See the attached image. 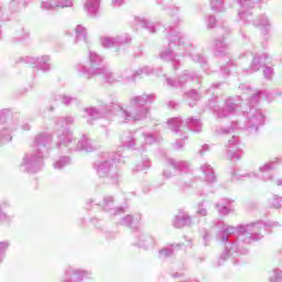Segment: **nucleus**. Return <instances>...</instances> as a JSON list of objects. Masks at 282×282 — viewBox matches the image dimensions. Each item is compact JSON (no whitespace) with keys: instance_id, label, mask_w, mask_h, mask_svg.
Wrapping results in <instances>:
<instances>
[{"instance_id":"ea45409f","label":"nucleus","mask_w":282,"mask_h":282,"mask_svg":"<svg viewBox=\"0 0 282 282\" xmlns=\"http://www.w3.org/2000/svg\"><path fill=\"white\" fill-rule=\"evenodd\" d=\"M10 248V240L0 241V263H3V259H6V253Z\"/></svg>"},{"instance_id":"6ab92c4d","label":"nucleus","mask_w":282,"mask_h":282,"mask_svg":"<svg viewBox=\"0 0 282 282\" xmlns=\"http://www.w3.org/2000/svg\"><path fill=\"white\" fill-rule=\"evenodd\" d=\"M102 208L106 213H109L110 217H116L117 215H122V213H124V207H115L113 196L104 197Z\"/></svg>"},{"instance_id":"4be33fe9","label":"nucleus","mask_w":282,"mask_h":282,"mask_svg":"<svg viewBox=\"0 0 282 282\" xmlns=\"http://www.w3.org/2000/svg\"><path fill=\"white\" fill-rule=\"evenodd\" d=\"M99 76H102L104 82L107 83V85H116V83H120V73L111 70L108 66L104 68Z\"/></svg>"},{"instance_id":"bb28decb","label":"nucleus","mask_w":282,"mask_h":282,"mask_svg":"<svg viewBox=\"0 0 282 282\" xmlns=\"http://www.w3.org/2000/svg\"><path fill=\"white\" fill-rule=\"evenodd\" d=\"M200 171L205 175V182H207V184H215V182H217V176H215V170H213V166H210V164L205 163L200 165Z\"/></svg>"},{"instance_id":"b1692460","label":"nucleus","mask_w":282,"mask_h":282,"mask_svg":"<svg viewBox=\"0 0 282 282\" xmlns=\"http://www.w3.org/2000/svg\"><path fill=\"white\" fill-rule=\"evenodd\" d=\"M167 165L178 171L180 173H191V165L186 161H176L175 159H169Z\"/></svg>"},{"instance_id":"f704fd0d","label":"nucleus","mask_w":282,"mask_h":282,"mask_svg":"<svg viewBox=\"0 0 282 282\" xmlns=\"http://www.w3.org/2000/svg\"><path fill=\"white\" fill-rule=\"evenodd\" d=\"M215 54L217 56H221V54L226 55L228 54V44L224 40H215Z\"/></svg>"},{"instance_id":"2eb2a0df","label":"nucleus","mask_w":282,"mask_h":282,"mask_svg":"<svg viewBox=\"0 0 282 282\" xmlns=\"http://www.w3.org/2000/svg\"><path fill=\"white\" fill-rule=\"evenodd\" d=\"M153 68L150 66H144L139 70H133L131 68H124L121 73H119L120 83H131L138 78V76H149V74H153Z\"/></svg>"},{"instance_id":"5fc2aeb1","label":"nucleus","mask_w":282,"mask_h":282,"mask_svg":"<svg viewBox=\"0 0 282 282\" xmlns=\"http://www.w3.org/2000/svg\"><path fill=\"white\" fill-rule=\"evenodd\" d=\"M215 25H217V18H215V15H208V18H207V28L209 30H213V28H215Z\"/></svg>"},{"instance_id":"e2e57ef3","label":"nucleus","mask_w":282,"mask_h":282,"mask_svg":"<svg viewBox=\"0 0 282 282\" xmlns=\"http://www.w3.org/2000/svg\"><path fill=\"white\" fill-rule=\"evenodd\" d=\"M21 129L23 131H30V129H32V126H30V123H22Z\"/></svg>"},{"instance_id":"7c9ffc66","label":"nucleus","mask_w":282,"mask_h":282,"mask_svg":"<svg viewBox=\"0 0 282 282\" xmlns=\"http://www.w3.org/2000/svg\"><path fill=\"white\" fill-rule=\"evenodd\" d=\"M167 124L174 133H181V135L184 133V124L182 123V119L172 118L167 121Z\"/></svg>"},{"instance_id":"79ce46f5","label":"nucleus","mask_w":282,"mask_h":282,"mask_svg":"<svg viewBox=\"0 0 282 282\" xmlns=\"http://www.w3.org/2000/svg\"><path fill=\"white\" fill-rule=\"evenodd\" d=\"M199 235L203 238V241H204L205 246H208L210 239L213 238V235H212L210 230H208L206 228H202L199 230Z\"/></svg>"},{"instance_id":"aec40b11","label":"nucleus","mask_w":282,"mask_h":282,"mask_svg":"<svg viewBox=\"0 0 282 282\" xmlns=\"http://www.w3.org/2000/svg\"><path fill=\"white\" fill-rule=\"evenodd\" d=\"M174 228H184L186 226H193V218L188 213L180 210L173 219Z\"/></svg>"},{"instance_id":"cd10ccee","label":"nucleus","mask_w":282,"mask_h":282,"mask_svg":"<svg viewBox=\"0 0 282 282\" xmlns=\"http://www.w3.org/2000/svg\"><path fill=\"white\" fill-rule=\"evenodd\" d=\"M84 10L89 17H96L100 10V0H86Z\"/></svg>"},{"instance_id":"603ef678","label":"nucleus","mask_w":282,"mask_h":282,"mask_svg":"<svg viewBox=\"0 0 282 282\" xmlns=\"http://www.w3.org/2000/svg\"><path fill=\"white\" fill-rule=\"evenodd\" d=\"M232 131H235V128H218L216 129V135H229Z\"/></svg>"},{"instance_id":"6e6d98bb","label":"nucleus","mask_w":282,"mask_h":282,"mask_svg":"<svg viewBox=\"0 0 282 282\" xmlns=\"http://www.w3.org/2000/svg\"><path fill=\"white\" fill-rule=\"evenodd\" d=\"M197 215H200V217H206V215H208V210L204 208V203L198 204Z\"/></svg>"},{"instance_id":"72a5a7b5","label":"nucleus","mask_w":282,"mask_h":282,"mask_svg":"<svg viewBox=\"0 0 282 282\" xmlns=\"http://www.w3.org/2000/svg\"><path fill=\"white\" fill-rule=\"evenodd\" d=\"M246 177L252 178V177H259V174L251 172V173H241L239 170H234L231 172V178L236 182H239L241 180H246Z\"/></svg>"},{"instance_id":"6e6552de","label":"nucleus","mask_w":282,"mask_h":282,"mask_svg":"<svg viewBox=\"0 0 282 282\" xmlns=\"http://www.w3.org/2000/svg\"><path fill=\"white\" fill-rule=\"evenodd\" d=\"M30 1L32 0H11L9 2L8 10L12 14L21 12L28 8V3H30ZM40 8L47 12L56 10L57 8H74V0H40Z\"/></svg>"},{"instance_id":"8fccbe9b","label":"nucleus","mask_w":282,"mask_h":282,"mask_svg":"<svg viewBox=\"0 0 282 282\" xmlns=\"http://www.w3.org/2000/svg\"><path fill=\"white\" fill-rule=\"evenodd\" d=\"M235 70V62L229 61L226 66L220 67L221 74H230V72Z\"/></svg>"},{"instance_id":"20e7f679","label":"nucleus","mask_w":282,"mask_h":282,"mask_svg":"<svg viewBox=\"0 0 282 282\" xmlns=\"http://www.w3.org/2000/svg\"><path fill=\"white\" fill-rule=\"evenodd\" d=\"M76 122L73 116H62L55 118V129H63V131H57L56 149L62 151V153H74V151H87L88 153L94 151V145L91 140L87 135L83 134L82 138L76 143V138L72 129L66 127H72Z\"/></svg>"},{"instance_id":"4468645a","label":"nucleus","mask_w":282,"mask_h":282,"mask_svg":"<svg viewBox=\"0 0 282 282\" xmlns=\"http://www.w3.org/2000/svg\"><path fill=\"white\" fill-rule=\"evenodd\" d=\"M134 241L132 246L135 248H141L142 250H151L155 248V238L149 234H144L142 231H135L133 234Z\"/></svg>"},{"instance_id":"473e14b6","label":"nucleus","mask_w":282,"mask_h":282,"mask_svg":"<svg viewBox=\"0 0 282 282\" xmlns=\"http://www.w3.org/2000/svg\"><path fill=\"white\" fill-rule=\"evenodd\" d=\"M185 124L189 131H193L194 133H202V121H199V119L191 117L187 119Z\"/></svg>"},{"instance_id":"c9c22d12","label":"nucleus","mask_w":282,"mask_h":282,"mask_svg":"<svg viewBox=\"0 0 282 282\" xmlns=\"http://www.w3.org/2000/svg\"><path fill=\"white\" fill-rule=\"evenodd\" d=\"M69 164H72V159H69V156H62L53 163V169L61 171V169H65V166H69Z\"/></svg>"},{"instance_id":"c03bdc74","label":"nucleus","mask_w":282,"mask_h":282,"mask_svg":"<svg viewBox=\"0 0 282 282\" xmlns=\"http://www.w3.org/2000/svg\"><path fill=\"white\" fill-rule=\"evenodd\" d=\"M30 37V31L25 29H20L19 31L15 32V41H25V39Z\"/></svg>"},{"instance_id":"9d476101","label":"nucleus","mask_w":282,"mask_h":282,"mask_svg":"<svg viewBox=\"0 0 282 282\" xmlns=\"http://www.w3.org/2000/svg\"><path fill=\"white\" fill-rule=\"evenodd\" d=\"M19 129V120L12 118L10 109L0 110V144L12 142V133Z\"/></svg>"},{"instance_id":"37998d69","label":"nucleus","mask_w":282,"mask_h":282,"mask_svg":"<svg viewBox=\"0 0 282 282\" xmlns=\"http://www.w3.org/2000/svg\"><path fill=\"white\" fill-rule=\"evenodd\" d=\"M214 12H224V0H210Z\"/></svg>"},{"instance_id":"393cba45","label":"nucleus","mask_w":282,"mask_h":282,"mask_svg":"<svg viewBox=\"0 0 282 282\" xmlns=\"http://www.w3.org/2000/svg\"><path fill=\"white\" fill-rule=\"evenodd\" d=\"M75 45H78V43H85V45H88L89 37H87V29L85 26L78 24L75 28V40H74Z\"/></svg>"},{"instance_id":"052dcab7","label":"nucleus","mask_w":282,"mask_h":282,"mask_svg":"<svg viewBox=\"0 0 282 282\" xmlns=\"http://www.w3.org/2000/svg\"><path fill=\"white\" fill-rule=\"evenodd\" d=\"M206 151H210V145L204 144L202 149L198 151V153L199 155H203L204 153H206Z\"/></svg>"},{"instance_id":"1a4fd4ad","label":"nucleus","mask_w":282,"mask_h":282,"mask_svg":"<svg viewBox=\"0 0 282 282\" xmlns=\"http://www.w3.org/2000/svg\"><path fill=\"white\" fill-rule=\"evenodd\" d=\"M88 68L84 64H78L76 66L79 76H83L88 80L89 78H94V76H100L107 67L105 65V57L91 50L88 52Z\"/></svg>"},{"instance_id":"13d9d810","label":"nucleus","mask_w":282,"mask_h":282,"mask_svg":"<svg viewBox=\"0 0 282 282\" xmlns=\"http://www.w3.org/2000/svg\"><path fill=\"white\" fill-rule=\"evenodd\" d=\"M150 166H151V163L149 162V160H147L144 164L137 165L135 171H145V169H149Z\"/></svg>"},{"instance_id":"e433bc0d","label":"nucleus","mask_w":282,"mask_h":282,"mask_svg":"<svg viewBox=\"0 0 282 282\" xmlns=\"http://www.w3.org/2000/svg\"><path fill=\"white\" fill-rule=\"evenodd\" d=\"M115 39L117 42V46L131 45V41H133V39L131 37V35L129 33H122L120 35L115 36Z\"/></svg>"},{"instance_id":"c85d7f7f","label":"nucleus","mask_w":282,"mask_h":282,"mask_svg":"<svg viewBox=\"0 0 282 282\" xmlns=\"http://www.w3.org/2000/svg\"><path fill=\"white\" fill-rule=\"evenodd\" d=\"M134 21L137 25H140V28H143L144 30H148V32H150L151 34H155V32L158 31V25H160L140 17L134 18Z\"/></svg>"},{"instance_id":"7ed1b4c3","label":"nucleus","mask_w":282,"mask_h":282,"mask_svg":"<svg viewBox=\"0 0 282 282\" xmlns=\"http://www.w3.org/2000/svg\"><path fill=\"white\" fill-rule=\"evenodd\" d=\"M155 102V94H143L133 96L129 99L128 108L122 107L120 104H112L115 109V120L118 124H127L128 122H142L151 116V106Z\"/></svg>"},{"instance_id":"de8ad7c7","label":"nucleus","mask_w":282,"mask_h":282,"mask_svg":"<svg viewBox=\"0 0 282 282\" xmlns=\"http://www.w3.org/2000/svg\"><path fill=\"white\" fill-rule=\"evenodd\" d=\"M156 141L155 135L153 133L143 132L142 144H153Z\"/></svg>"},{"instance_id":"49530a36","label":"nucleus","mask_w":282,"mask_h":282,"mask_svg":"<svg viewBox=\"0 0 282 282\" xmlns=\"http://www.w3.org/2000/svg\"><path fill=\"white\" fill-rule=\"evenodd\" d=\"M263 76L265 78V80H272V78H274V68L270 67V66H263Z\"/></svg>"},{"instance_id":"f3484780","label":"nucleus","mask_w":282,"mask_h":282,"mask_svg":"<svg viewBox=\"0 0 282 282\" xmlns=\"http://www.w3.org/2000/svg\"><path fill=\"white\" fill-rule=\"evenodd\" d=\"M199 78V76H197V74L188 72V70H184L178 79H171V78H166V85L169 87H174V88H182L184 87V85H186V83H191V80H195Z\"/></svg>"},{"instance_id":"f03ea898","label":"nucleus","mask_w":282,"mask_h":282,"mask_svg":"<svg viewBox=\"0 0 282 282\" xmlns=\"http://www.w3.org/2000/svg\"><path fill=\"white\" fill-rule=\"evenodd\" d=\"M173 24L165 29L169 39V48L160 53L162 61H169L173 65V69H180V58L189 56L194 63L206 65V57L202 54H195V45L188 40L184 33L177 31V26L182 22L180 18V7H172L169 12Z\"/></svg>"},{"instance_id":"a19ab883","label":"nucleus","mask_w":282,"mask_h":282,"mask_svg":"<svg viewBox=\"0 0 282 282\" xmlns=\"http://www.w3.org/2000/svg\"><path fill=\"white\" fill-rule=\"evenodd\" d=\"M170 257H173V246L159 250V259L162 261H164V259H169Z\"/></svg>"},{"instance_id":"338daca9","label":"nucleus","mask_w":282,"mask_h":282,"mask_svg":"<svg viewBox=\"0 0 282 282\" xmlns=\"http://www.w3.org/2000/svg\"><path fill=\"white\" fill-rule=\"evenodd\" d=\"M221 30H223V32H226L227 34H230V28L223 26Z\"/></svg>"},{"instance_id":"864d4df0","label":"nucleus","mask_w":282,"mask_h":282,"mask_svg":"<svg viewBox=\"0 0 282 282\" xmlns=\"http://www.w3.org/2000/svg\"><path fill=\"white\" fill-rule=\"evenodd\" d=\"M59 100H62L63 105H72V102L76 101V98L69 97L67 95H61Z\"/></svg>"},{"instance_id":"4d7b16f0","label":"nucleus","mask_w":282,"mask_h":282,"mask_svg":"<svg viewBox=\"0 0 282 282\" xmlns=\"http://www.w3.org/2000/svg\"><path fill=\"white\" fill-rule=\"evenodd\" d=\"M188 140V137H184V139H178L175 144H174V149H176V151H180V149L184 148V141Z\"/></svg>"},{"instance_id":"09e8293b","label":"nucleus","mask_w":282,"mask_h":282,"mask_svg":"<svg viewBox=\"0 0 282 282\" xmlns=\"http://www.w3.org/2000/svg\"><path fill=\"white\" fill-rule=\"evenodd\" d=\"M270 282H282V271L280 269H274L273 274L269 278Z\"/></svg>"},{"instance_id":"bf43d9fd","label":"nucleus","mask_w":282,"mask_h":282,"mask_svg":"<svg viewBox=\"0 0 282 282\" xmlns=\"http://www.w3.org/2000/svg\"><path fill=\"white\" fill-rule=\"evenodd\" d=\"M124 4V0H111L112 8H120V6Z\"/></svg>"},{"instance_id":"58836bf2","label":"nucleus","mask_w":282,"mask_h":282,"mask_svg":"<svg viewBox=\"0 0 282 282\" xmlns=\"http://www.w3.org/2000/svg\"><path fill=\"white\" fill-rule=\"evenodd\" d=\"M10 206L9 202L0 203V224H4V221H10V216L3 212V208H8Z\"/></svg>"},{"instance_id":"a878e982","label":"nucleus","mask_w":282,"mask_h":282,"mask_svg":"<svg viewBox=\"0 0 282 282\" xmlns=\"http://www.w3.org/2000/svg\"><path fill=\"white\" fill-rule=\"evenodd\" d=\"M230 204H232V200L228 199V198H224L221 199L217 205L216 208L218 210L219 215H223L224 217H226V215H230V213H235V208H232L230 206Z\"/></svg>"},{"instance_id":"f257e3e1","label":"nucleus","mask_w":282,"mask_h":282,"mask_svg":"<svg viewBox=\"0 0 282 282\" xmlns=\"http://www.w3.org/2000/svg\"><path fill=\"white\" fill-rule=\"evenodd\" d=\"M216 226L219 228L217 239L225 246V251L217 261V265L220 267L228 259L235 260L239 254H246L249 243L263 239V236L268 232V226L274 228V226H279V223L265 225L263 221H258L232 227L224 220H218Z\"/></svg>"},{"instance_id":"ddd939ff","label":"nucleus","mask_w":282,"mask_h":282,"mask_svg":"<svg viewBox=\"0 0 282 282\" xmlns=\"http://www.w3.org/2000/svg\"><path fill=\"white\" fill-rule=\"evenodd\" d=\"M275 164H281V159L275 158L273 161L259 167L261 180H263V182H273L276 186H282V177L274 178V175L270 174V171L274 169Z\"/></svg>"},{"instance_id":"412c9836","label":"nucleus","mask_w":282,"mask_h":282,"mask_svg":"<svg viewBox=\"0 0 282 282\" xmlns=\"http://www.w3.org/2000/svg\"><path fill=\"white\" fill-rule=\"evenodd\" d=\"M252 25H254V28H259V30H260V32H262V34H268V32H270V28H272L270 18H268V15H265V14L258 15L253 20Z\"/></svg>"},{"instance_id":"774afa93","label":"nucleus","mask_w":282,"mask_h":282,"mask_svg":"<svg viewBox=\"0 0 282 282\" xmlns=\"http://www.w3.org/2000/svg\"><path fill=\"white\" fill-rule=\"evenodd\" d=\"M188 186H191V184L185 183V184L183 185V188H186V187H188Z\"/></svg>"},{"instance_id":"4c0bfd02","label":"nucleus","mask_w":282,"mask_h":282,"mask_svg":"<svg viewBox=\"0 0 282 282\" xmlns=\"http://www.w3.org/2000/svg\"><path fill=\"white\" fill-rule=\"evenodd\" d=\"M101 45L102 47H106V48L118 47V44L116 42V36L101 37Z\"/></svg>"},{"instance_id":"3c124183","label":"nucleus","mask_w":282,"mask_h":282,"mask_svg":"<svg viewBox=\"0 0 282 282\" xmlns=\"http://www.w3.org/2000/svg\"><path fill=\"white\" fill-rule=\"evenodd\" d=\"M185 97L188 100H193L194 102H197V100H199V94H197V90H195V89H192V90L185 93Z\"/></svg>"},{"instance_id":"0eeeda50","label":"nucleus","mask_w":282,"mask_h":282,"mask_svg":"<svg viewBox=\"0 0 282 282\" xmlns=\"http://www.w3.org/2000/svg\"><path fill=\"white\" fill-rule=\"evenodd\" d=\"M120 158H122V154L111 153L107 154L104 159L94 164V169L98 177H102L105 180V184H118L120 173L118 172L116 163L120 162Z\"/></svg>"},{"instance_id":"5701e85b","label":"nucleus","mask_w":282,"mask_h":282,"mask_svg":"<svg viewBox=\"0 0 282 282\" xmlns=\"http://www.w3.org/2000/svg\"><path fill=\"white\" fill-rule=\"evenodd\" d=\"M262 67H265V57L254 55L249 68L245 69V74H256Z\"/></svg>"},{"instance_id":"f8f14e48","label":"nucleus","mask_w":282,"mask_h":282,"mask_svg":"<svg viewBox=\"0 0 282 282\" xmlns=\"http://www.w3.org/2000/svg\"><path fill=\"white\" fill-rule=\"evenodd\" d=\"M217 100L218 97L214 96L212 99H209L208 107L209 109H213L214 115L218 118H228V116H232V113H235V111L237 110V104L235 102V98H227L225 100L224 108H219Z\"/></svg>"},{"instance_id":"423d86ee","label":"nucleus","mask_w":282,"mask_h":282,"mask_svg":"<svg viewBox=\"0 0 282 282\" xmlns=\"http://www.w3.org/2000/svg\"><path fill=\"white\" fill-rule=\"evenodd\" d=\"M268 98V91L265 90H257L252 93L249 99V109H246L242 115V120H238L235 122L234 129H249L250 133H257L259 131V127H263L265 124V115L257 105L261 98Z\"/></svg>"},{"instance_id":"69168bd1","label":"nucleus","mask_w":282,"mask_h":282,"mask_svg":"<svg viewBox=\"0 0 282 282\" xmlns=\"http://www.w3.org/2000/svg\"><path fill=\"white\" fill-rule=\"evenodd\" d=\"M177 104H175L174 101H170L169 104H167V106L170 107V109H175V106H176Z\"/></svg>"},{"instance_id":"2f4dec72","label":"nucleus","mask_w":282,"mask_h":282,"mask_svg":"<svg viewBox=\"0 0 282 282\" xmlns=\"http://www.w3.org/2000/svg\"><path fill=\"white\" fill-rule=\"evenodd\" d=\"M85 113L88 116V123L91 124V120H98L102 118V109H98L96 107L85 108Z\"/></svg>"},{"instance_id":"c756f323","label":"nucleus","mask_w":282,"mask_h":282,"mask_svg":"<svg viewBox=\"0 0 282 282\" xmlns=\"http://www.w3.org/2000/svg\"><path fill=\"white\" fill-rule=\"evenodd\" d=\"M141 219V216L134 217L133 215H126L120 219L119 224L120 226H127L128 228H131V226H137V224H140Z\"/></svg>"},{"instance_id":"a18cd8bd","label":"nucleus","mask_w":282,"mask_h":282,"mask_svg":"<svg viewBox=\"0 0 282 282\" xmlns=\"http://www.w3.org/2000/svg\"><path fill=\"white\" fill-rule=\"evenodd\" d=\"M269 204L272 208H281L282 206V197L278 196V195H273L270 199H269Z\"/></svg>"},{"instance_id":"dca6fc26","label":"nucleus","mask_w":282,"mask_h":282,"mask_svg":"<svg viewBox=\"0 0 282 282\" xmlns=\"http://www.w3.org/2000/svg\"><path fill=\"white\" fill-rule=\"evenodd\" d=\"M226 149L227 158L229 160H241L243 151L241 150V141L239 140V137L232 135L231 139H229L228 143L226 144Z\"/></svg>"},{"instance_id":"39448f33","label":"nucleus","mask_w":282,"mask_h":282,"mask_svg":"<svg viewBox=\"0 0 282 282\" xmlns=\"http://www.w3.org/2000/svg\"><path fill=\"white\" fill-rule=\"evenodd\" d=\"M52 149V134L41 132L34 138L33 149L26 152L19 169L22 173L34 174L39 173L43 167V160L50 154Z\"/></svg>"},{"instance_id":"9b49d317","label":"nucleus","mask_w":282,"mask_h":282,"mask_svg":"<svg viewBox=\"0 0 282 282\" xmlns=\"http://www.w3.org/2000/svg\"><path fill=\"white\" fill-rule=\"evenodd\" d=\"M144 139L143 130L126 131L121 134V144L126 149H133L134 151H147L142 140Z\"/></svg>"},{"instance_id":"0e129e2a","label":"nucleus","mask_w":282,"mask_h":282,"mask_svg":"<svg viewBox=\"0 0 282 282\" xmlns=\"http://www.w3.org/2000/svg\"><path fill=\"white\" fill-rule=\"evenodd\" d=\"M239 89H246L247 91H252V88H250V86H248V85H246V84H241L240 86H239Z\"/></svg>"},{"instance_id":"680f3d73","label":"nucleus","mask_w":282,"mask_h":282,"mask_svg":"<svg viewBox=\"0 0 282 282\" xmlns=\"http://www.w3.org/2000/svg\"><path fill=\"white\" fill-rule=\"evenodd\" d=\"M163 177H165V180H170V177H173V173H171L169 170H164Z\"/></svg>"},{"instance_id":"a211bd4d","label":"nucleus","mask_w":282,"mask_h":282,"mask_svg":"<svg viewBox=\"0 0 282 282\" xmlns=\"http://www.w3.org/2000/svg\"><path fill=\"white\" fill-rule=\"evenodd\" d=\"M24 61L25 63L35 65L37 69L44 73H47L52 69V65L50 64V61H51L50 55H42L40 57H25Z\"/></svg>"}]
</instances>
